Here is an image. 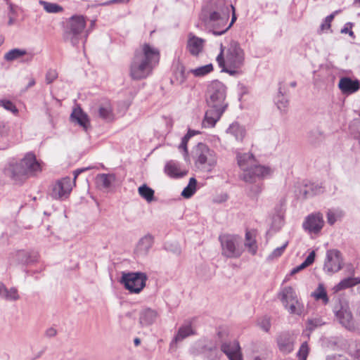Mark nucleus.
Here are the masks:
<instances>
[{"mask_svg": "<svg viewBox=\"0 0 360 360\" xmlns=\"http://www.w3.org/2000/svg\"><path fill=\"white\" fill-rule=\"evenodd\" d=\"M160 51L149 44H143L134 52L130 65L129 75L134 80L146 78L159 63Z\"/></svg>", "mask_w": 360, "mask_h": 360, "instance_id": "obj_1", "label": "nucleus"}, {"mask_svg": "<svg viewBox=\"0 0 360 360\" xmlns=\"http://www.w3.org/2000/svg\"><path fill=\"white\" fill-rule=\"evenodd\" d=\"M229 5L224 0H210L203 7L200 18L205 27L214 34L219 27L229 21Z\"/></svg>", "mask_w": 360, "mask_h": 360, "instance_id": "obj_2", "label": "nucleus"}, {"mask_svg": "<svg viewBox=\"0 0 360 360\" xmlns=\"http://www.w3.org/2000/svg\"><path fill=\"white\" fill-rule=\"evenodd\" d=\"M238 165L243 170L241 179L247 183H255L270 174L269 167L257 165L252 153H238L236 155Z\"/></svg>", "mask_w": 360, "mask_h": 360, "instance_id": "obj_3", "label": "nucleus"}, {"mask_svg": "<svg viewBox=\"0 0 360 360\" xmlns=\"http://www.w3.org/2000/svg\"><path fill=\"white\" fill-rule=\"evenodd\" d=\"M224 59V67H220L221 71L231 76L236 75L237 70L245 64V52L238 41L233 40L230 42Z\"/></svg>", "mask_w": 360, "mask_h": 360, "instance_id": "obj_4", "label": "nucleus"}, {"mask_svg": "<svg viewBox=\"0 0 360 360\" xmlns=\"http://www.w3.org/2000/svg\"><path fill=\"white\" fill-rule=\"evenodd\" d=\"M193 158L198 168L211 171L217 163L214 152L210 150L207 145L199 143L193 150Z\"/></svg>", "mask_w": 360, "mask_h": 360, "instance_id": "obj_5", "label": "nucleus"}, {"mask_svg": "<svg viewBox=\"0 0 360 360\" xmlns=\"http://www.w3.org/2000/svg\"><path fill=\"white\" fill-rule=\"evenodd\" d=\"M221 254L227 258H238L244 250L242 239L236 235H223L219 236Z\"/></svg>", "mask_w": 360, "mask_h": 360, "instance_id": "obj_6", "label": "nucleus"}, {"mask_svg": "<svg viewBox=\"0 0 360 360\" xmlns=\"http://www.w3.org/2000/svg\"><path fill=\"white\" fill-rule=\"evenodd\" d=\"M148 276L144 272L122 273L120 283L131 293L139 294L146 287Z\"/></svg>", "mask_w": 360, "mask_h": 360, "instance_id": "obj_7", "label": "nucleus"}, {"mask_svg": "<svg viewBox=\"0 0 360 360\" xmlns=\"http://www.w3.org/2000/svg\"><path fill=\"white\" fill-rule=\"evenodd\" d=\"M85 27L86 19L84 16L81 15L72 16L68 22L65 31V40L70 41L72 46H77Z\"/></svg>", "mask_w": 360, "mask_h": 360, "instance_id": "obj_8", "label": "nucleus"}, {"mask_svg": "<svg viewBox=\"0 0 360 360\" xmlns=\"http://www.w3.org/2000/svg\"><path fill=\"white\" fill-rule=\"evenodd\" d=\"M226 88L225 85L215 80L210 83L207 88V105H214L226 108L227 104L225 103Z\"/></svg>", "mask_w": 360, "mask_h": 360, "instance_id": "obj_9", "label": "nucleus"}, {"mask_svg": "<svg viewBox=\"0 0 360 360\" xmlns=\"http://www.w3.org/2000/svg\"><path fill=\"white\" fill-rule=\"evenodd\" d=\"M334 313L339 323L349 330L356 329L355 322L346 300H340L334 307Z\"/></svg>", "mask_w": 360, "mask_h": 360, "instance_id": "obj_10", "label": "nucleus"}, {"mask_svg": "<svg viewBox=\"0 0 360 360\" xmlns=\"http://www.w3.org/2000/svg\"><path fill=\"white\" fill-rule=\"evenodd\" d=\"M72 187V181L70 177H64L53 186L51 196L56 200L65 199L69 196Z\"/></svg>", "mask_w": 360, "mask_h": 360, "instance_id": "obj_11", "label": "nucleus"}, {"mask_svg": "<svg viewBox=\"0 0 360 360\" xmlns=\"http://www.w3.org/2000/svg\"><path fill=\"white\" fill-rule=\"evenodd\" d=\"M342 266V258L340 251L337 249L328 250L324 262V269L328 273L340 271Z\"/></svg>", "mask_w": 360, "mask_h": 360, "instance_id": "obj_12", "label": "nucleus"}, {"mask_svg": "<svg viewBox=\"0 0 360 360\" xmlns=\"http://www.w3.org/2000/svg\"><path fill=\"white\" fill-rule=\"evenodd\" d=\"M323 225V214L321 212H316L306 217L302 224V227L309 233L317 234L321 232Z\"/></svg>", "mask_w": 360, "mask_h": 360, "instance_id": "obj_13", "label": "nucleus"}, {"mask_svg": "<svg viewBox=\"0 0 360 360\" xmlns=\"http://www.w3.org/2000/svg\"><path fill=\"white\" fill-rule=\"evenodd\" d=\"M207 107L202 121V126L204 127H213L220 119L226 108L217 105H214V107L212 105H207Z\"/></svg>", "mask_w": 360, "mask_h": 360, "instance_id": "obj_14", "label": "nucleus"}, {"mask_svg": "<svg viewBox=\"0 0 360 360\" xmlns=\"http://www.w3.org/2000/svg\"><path fill=\"white\" fill-rule=\"evenodd\" d=\"M276 342L281 353L290 354L294 350L295 338L289 332H282L277 336Z\"/></svg>", "mask_w": 360, "mask_h": 360, "instance_id": "obj_15", "label": "nucleus"}, {"mask_svg": "<svg viewBox=\"0 0 360 360\" xmlns=\"http://www.w3.org/2000/svg\"><path fill=\"white\" fill-rule=\"evenodd\" d=\"M221 351L229 360H243L240 347L237 341L224 342L221 345Z\"/></svg>", "mask_w": 360, "mask_h": 360, "instance_id": "obj_16", "label": "nucleus"}, {"mask_svg": "<svg viewBox=\"0 0 360 360\" xmlns=\"http://www.w3.org/2000/svg\"><path fill=\"white\" fill-rule=\"evenodd\" d=\"M205 42V39L189 33L186 49L192 56H197L202 51Z\"/></svg>", "mask_w": 360, "mask_h": 360, "instance_id": "obj_17", "label": "nucleus"}, {"mask_svg": "<svg viewBox=\"0 0 360 360\" xmlns=\"http://www.w3.org/2000/svg\"><path fill=\"white\" fill-rule=\"evenodd\" d=\"M21 162L27 175L37 174L41 171L39 162L37 160L35 155L32 153H27L25 158L21 160Z\"/></svg>", "mask_w": 360, "mask_h": 360, "instance_id": "obj_18", "label": "nucleus"}, {"mask_svg": "<svg viewBox=\"0 0 360 360\" xmlns=\"http://www.w3.org/2000/svg\"><path fill=\"white\" fill-rule=\"evenodd\" d=\"M158 316V312L151 308L143 309L139 313V324L141 327L151 326Z\"/></svg>", "mask_w": 360, "mask_h": 360, "instance_id": "obj_19", "label": "nucleus"}, {"mask_svg": "<svg viewBox=\"0 0 360 360\" xmlns=\"http://www.w3.org/2000/svg\"><path fill=\"white\" fill-rule=\"evenodd\" d=\"M338 86L343 93L352 94L358 91L360 88L359 82L353 80L349 77L341 78Z\"/></svg>", "mask_w": 360, "mask_h": 360, "instance_id": "obj_20", "label": "nucleus"}, {"mask_svg": "<svg viewBox=\"0 0 360 360\" xmlns=\"http://www.w3.org/2000/svg\"><path fill=\"white\" fill-rule=\"evenodd\" d=\"M5 174L14 180L22 176L27 175L21 160L19 162L11 163L5 169Z\"/></svg>", "mask_w": 360, "mask_h": 360, "instance_id": "obj_21", "label": "nucleus"}, {"mask_svg": "<svg viewBox=\"0 0 360 360\" xmlns=\"http://www.w3.org/2000/svg\"><path fill=\"white\" fill-rule=\"evenodd\" d=\"M278 298L284 307L289 305L292 302L298 299L295 290L290 286L283 288L278 293Z\"/></svg>", "mask_w": 360, "mask_h": 360, "instance_id": "obj_22", "label": "nucleus"}, {"mask_svg": "<svg viewBox=\"0 0 360 360\" xmlns=\"http://www.w3.org/2000/svg\"><path fill=\"white\" fill-rule=\"evenodd\" d=\"M153 243V238L151 235H146L138 243L136 252L139 256H145L148 254Z\"/></svg>", "mask_w": 360, "mask_h": 360, "instance_id": "obj_23", "label": "nucleus"}, {"mask_svg": "<svg viewBox=\"0 0 360 360\" xmlns=\"http://www.w3.org/2000/svg\"><path fill=\"white\" fill-rule=\"evenodd\" d=\"M164 170L165 174L171 178H181L186 175L188 172L186 170L182 171L179 163L172 160L166 163Z\"/></svg>", "mask_w": 360, "mask_h": 360, "instance_id": "obj_24", "label": "nucleus"}, {"mask_svg": "<svg viewBox=\"0 0 360 360\" xmlns=\"http://www.w3.org/2000/svg\"><path fill=\"white\" fill-rule=\"evenodd\" d=\"M195 331L192 328L191 323H188L182 325L178 330L176 335L174 337L171 345L182 341L187 337L194 335Z\"/></svg>", "mask_w": 360, "mask_h": 360, "instance_id": "obj_25", "label": "nucleus"}, {"mask_svg": "<svg viewBox=\"0 0 360 360\" xmlns=\"http://www.w3.org/2000/svg\"><path fill=\"white\" fill-rule=\"evenodd\" d=\"M226 133L233 136L236 141H243L246 135V130L245 127L236 122L229 125Z\"/></svg>", "mask_w": 360, "mask_h": 360, "instance_id": "obj_26", "label": "nucleus"}, {"mask_svg": "<svg viewBox=\"0 0 360 360\" xmlns=\"http://www.w3.org/2000/svg\"><path fill=\"white\" fill-rule=\"evenodd\" d=\"M72 121L76 122L86 131L89 127L88 116L81 109H75L71 114Z\"/></svg>", "mask_w": 360, "mask_h": 360, "instance_id": "obj_27", "label": "nucleus"}, {"mask_svg": "<svg viewBox=\"0 0 360 360\" xmlns=\"http://www.w3.org/2000/svg\"><path fill=\"white\" fill-rule=\"evenodd\" d=\"M200 349V352L203 353L209 360H218L220 358V353L215 346L202 345L200 342L196 344Z\"/></svg>", "mask_w": 360, "mask_h": 360, "instance_id": "obj_28", "label": "nucleus"}, {"mask_svg": "<svg viewBox=\"0 0 360 360\" xmlns=\"http://www.w3.org/2000/svg\"><path fill=\"white\" fill-rule=\"evenodd\" d=\"M16 260L21 264H29L37 260V255L23 250H18L15 253Z\"/></svg>", "mask_w": 360, "mask_h": 360, "instance_id": "obj_29", "label": "nucleus"}, {"mask_svg": "<svg viewBox=\"0 0 360 360\" xmlns=\"http://www.w3.org/2000/svg\"><path fill=\"white\" fill-rule=\"evenodd\" d=\"M0 296L9 301H15L20 298L16 288H11L8 289L1 283H0Z\"/></svg>", "mask_w": 360, "mask_h": 360, "instance_id": "obj_30", "label": "nucleus"}, {"mask_svg": "<svg viewBox=\"0 0 360 360\" xmlns=\"http://www.w3.org/2000/svg\"><path fill=\"white\" fill-rule=\"evenodd\" d=\"M359 283H360V278L347 277L338 283L333 289L335 292H338L340 290L353 287Z\"/></svg>", "mask_w": 360, "mask_h": 360, "instance_id": "obj_31", "label": "nucleus"}, {"mask_svg": "<svg viewBox=\"0 0 360 360\" xmlns=\"http://www.w3.org/2000/svg\"><path fill=\"white\" fill-rule=\"evenodd\" d=\"M245 246L248 248V251L252 255H255L257 251V245L255 236L252 231H248L245 233Z\"/></svg>", "mask_w": 360, "mask_h": 360, "instance_id": "obj_32", "label": "nucleus"}, {"mask_svg": "<svg viewBox=\"0 0 360 360\" xmlns=\"http://www.w3.org/2000/svg\"><path fill=\"white\" fill-rule=\"evenodd\" d=\"M285 308L290 314H296L298 316L302 315L304 311V304L299 300V299L292 302V303L289 304V305Z\"/></svg>", "mask_w": 360, "mask_h": 360, "instance_id": "obj_33", "label": "nucleus"}, {"mask_svg": "<svg viewBox=\"0 0 360 360\" xmlns=\"http://www.w3.org/2000/svg\"><path fill=\"white\" fill-rule=\"evenodd\" d=\"M213 65L212 63L202 65L195 69H191L189 72H191L196 77H204L213 71Z\"/></svg>", "mask_w": 360, "mask_h": 360, "instance_id": "obj_34", "label": "nucleus"}, {"mask_svg": "<svg viewBox=\"0 0 360 360\" xmlns=\"http://www.w3.org/2000/svg\"><path fill=\"white\" fill-rule=\"evenodd\" d=\"M311 296L316 300H321L323 304H326L329 302L326 290L323 284H319L318 288L311 293Z\"/></svg>", "mask_w": 360, "mask_h": 360, "instance_id": "obj_35", "label": "nucleus"}, {"mask_svg": "<svg viewBox=\"0 0 360 360\" xmlns=\"http://www.w3.org/2000/svg\"><path fill=\"white\" fill-rule=\"evenodd\" d=\"M229 6H231V8L233 11L231 21L229 25H228V21H226L224 25H223V26L221 25V26L219 27L217 29H216V30L214 31V34H213L215 36H219V35H221V34H224V33H226L231 28V27L233 25V24L236 20V15L235 13V8L232 5H229Z\"/></svg>", "mask_w": 360, "mask_h": 360, "instance_id": "obj_36", "label": "nucleus"}, {"mask_svg": "<svg viewBox=\"0 0 360 360\" xmlns=\"http://www.w3.org/2000/svg\"><path fill=\"white\" fill-rule=\"evenodd\" d=\"M97 182L105 188L111 186L112 182L115 180L114 174H100L96 177Z\"/></svg>", "mask_w": 360, "mask_h": 360, "instance_id": "obj_37", "label": "nucleus"}, {"mask_svg": "<svg viewBox=\"0 0 360 360\" xmlns=\"http://www.w3.org/2000/svg\"><path fill=\"white\" fill-rule=\"evenodd\" d=\"M197 181L194 177L190 179L188 184L184 188L181 195L185 198H191L196 191Z\"/></svg>", "mask_w": 360, "mask_h": 360, "instance_id": "obj_38", "label": "nucleus"}, {"mask_svg": "<svg viewBox=\"0 0 360 360\" xmlns=\"http://www.w3.org/2000/svg\"><path fill=\"white\" fill-rule=\"evenodd\" d=\"M139 193L148 202H150L154 199V191L146 184L139 188Z\"/></svg>", "mask_w": 360, "mask_h": 360, "instance_id": "obj_39", "label": "nucleus"}, {"mask_svg": "<svg viewBox=\"0 0 360 360\" xmlns=\"http://www.w3.org/2000/svg\"><path fill=\"white\" fill-rule=\"evenodd\" d=\"M174 77L179 84L184 82L187 78V73H186L185 67L179 62L176 64V70L174 71Z\"/></svg>", "mask_w": 360, "mask_h": 360, "instance_id": "obj_40", "label": "nucleus"}, {"mask_svg": "<svg viewBox=\"0 0 360 360\" xmlns=\"http://www.w3.org/2000/svg\"><path fill=\"white\" fill-rule=\"evenodd\" d=\"M199 134L198 131L195 130H191L189 129L187 132V134L182 138L181 142L179 146V148L180 150H183L184 152L185 156L188 155V148H187V143L188 140L193 136L195 134Z\"/></svg>", "mask_w": 360, "mask_h": 360, "instance_id": "obj_41", "label": "nucleus"}, {"mask_svg": "<svg viewBox=\"0 0 360 360\" xmlns=\"http://www.w3.org/2000/svg\"><path fill=\"white\" fill-rule=\"evenodd\" d=\"M26 54V51L19 49H13L7 52L4 59L7 61H12Z\"/></svg>", "mask_w": 360, "mask_h": 360, "instance_id": "obj_42", "label": "nucleus"}, {"mask_svg": "<svg viewBox=\"0 0 360 360\" xmlns=\"http://www.w3.org/2000/svg\"><path fill=\"white\" fill-rule=\"evenodd\" d=\"M99 117L107 121L112 120V109L109 105L101 106L98 110Z\"/></svg>", "mask_w": 360, "mask_h": 360, "instance_id": "obj_43", "label": "nucleus"}, {"mask_svg": "<svg viewBox=\"0 0 360 360\" xmlns=\"http://www.w3.org/2000/svg\"><path fill=\"white\" fill-rule=\"evenodd\" d=\"M40 4L44 6V10L50 13H56L63 11V8L60 6L54 3L40 1Z\"/></svg>", "mask_w": 360, "mask_h": 360, "instance_id": "obj_44", "label": "nucleus"}, {"mask_svg": "<svg viewBox=\"0 0 360 360\" xmlns=\"http://www.w3.org/2000/svg\"><path fill=\"white\" fill-rule=\"evenodd\" d=\"M275 102L277 105L278 108L281 110H285L288 106V101L283 95L281 87H279L278 94L276 97Z\"/></svg>", "mask_w": 360, "mask_h": 360, "instance_id": "obj_45", "label": "nucleus"}, {"mask_svg": "<svg viewBox=\"0 0 360 360\" xmlns=\"http://www.w3.org/2000/svg\"><path fill=\"white\" fill-rule=\"evenodd\" d=\"M288 245V241H286L281 247L277 248L269 255L268 258L270 260L278 258L284 252L285 248Z\"/></svg>", "mask_w": 360, "mask_h": 360, "instance_id": "obj_46", "label": "nucleus"}, {"mask_svg": "<svg viewBox=\"0 0 360 360\" xmlns=\"http://www.w3.org/2000/svg\"><path fill=\"white\" fill-rule=\"evenodd\" d=\"M309 347L307 342H303L297 354V357L300 360H307V356L309 354Z\"/></svg>", "mask_w": 360, "mask_h": 360, "instance_id": "obj_47", "label": "nucleus"}, {"mask_svg": "<svg viewBox=\"0 0 360 360\" xmlns=\"http://www.w3.org/2000/svg\"><path fill=\"white\" fill-rule=\"evenodd\" d=\"M0 106H2L4 109L13 113H16L18 112V109L15 105L9 100H0Z\"/></svg>", "mask_w": 360, "mask_h": 360, "instance_id": "obj_48", "label": "nucleus"}, {"mask_svg": "<svg viewBox=\"0 0 360 360\" xmlns=\"http://www.w3.org/2000/svg\"><path fill=\"white\" fill-rule=\"evenodd\" d=\"M338 11H335L334 13H331L330 15H328L323 20V22L320 25V30L321 31H324L326 30H329L330 28V23L332 20H333L335 14Z\"/></svg>", "mask_w": 360, "mask_h": 360, "instance_id": "obj_49", "label": "nucleus"}, {"mask_svg": "<svg viewBox=\"0 0 360 360\" xmlns=\"http://www.w3.org/2000/svg\"><path fill=\"white\" fill-rule=\"evenodd\" d=\"M263 189L262 184L253 185L250 188L249 195L251 198H257Z\"/></svg>", "mask_w": 360, "mask_h": 360, "instance_id": "obj_50", "label": "nucleus"}, {"mask_svg": "<svg viewBox=\"0 0 360 360\" xmlns=\"http://www.w3.org/2000/svg\"><path fill=\"white\" fill-rule=\"evenodd\" d=\"M58 77V72L56 70L50 69L46 74V82L47 84L52 83Z\"/></svg>", "mask_w": 360, "mask_h": 360, "instance_id": "obj_51", "label": "nucleus"}, {"mask_svg": "<svg viewBox=\"0 0 360 360\" xmlns=\"http://www.w3.org/2000/svg\"><path fill=\"white\" fill-rule=\"evenodd\" d=\"M323 324L321 320L319 319H309L307 321V329L309 330H314L316 327L320 326Z\"/></svg>", "mask_w": 360, "mask_h": 360, "instance_id": "obj_52", "label": "nucleus"}, {"mask_svg": "<svg viewBox=\"0 0 360 360\" xmlns=\"http://www.w3.org/2000/svg\"><path fill=\"white\" fill-rule=\"evenodd\" d=\"M224 47L222 44H221L220 46V53L217 56L216 60L219 65V67H224L225 63V56H224Z\"/></svg>", "mask_w": 360, "mask_h": 360, "instance_id": "obj_53", "label": "nucleus"}, {"mask_svg": "<svg viewBox=\"0 0 360 360\" xmlns=\"http://www.w3.org/2000/svg\"><path fill=\"white\" fill-rule=\"evenodd\" d=\"M309 188H310L311 191H304V195L306 197L307 196V195H310V194L316 195V194H319V193H321L323 192V189H322L321 186L311 185Z\"/></svg>", "mask_w": 360, "mask_h": 360, "instance_id": "obj_54", "label": "nucleus"}, {"mask_svg": "<svg viewBox=\"0 0 360 360\" xmlns=\"http://www.w3.org/2000/svg\"><path fill=\"white\" fill-rule=\"evenodd\" d=\"M259 325L260 328L265 332H268L271 327V323L269 318H264L259 322Z\"/></svg>", "mask_w": 360, "mask_h": 360, "instance_id": "obj_55", "label": "nucleus"}, {"mask_svg": "<svg viewBox=\"0 0 360 360\" xmlns=\"http://www.w3.org/2000/svg\"><path fill=\"white\" fill-rule=\"evenodd\" d=\"M338 219V215L332 210L327 212V221L330 225H333Z\"/></svg>", "mask_w": 360, "mask_h": 360, "instance_id": "obj_56", "label": "nucleus"}, {"mask_svg": "<svg viewBox=\"0 0 360 360\" xmlns=\"http://www.w3.org/2000/svg\"><path fill=\"white\" fill-rule=\"evenodd\" d=\"M128 1H129V0H110V1H105L103 4H101V5L109 6V5L114 4H122L127 3Z\"/></svg>", "mask_w": 360, "mask_h": 360, "instance_id": "obj_57", "label": "nucleus"}, {"mask_svg": "<svg viewBox=\"0 0 360 360\" xmlns=\"http://www.w3.org/2000/svg\"><path fill=\"white\" fill-rule=\"evenodd\" d=\"M57 330L56 328L51 327L46 330L45 331V335L47 338H53L56 335Z\"/></svg>", "mask_w": 360, "mask_h": 360, "instance_id": "obj_58", "label": "nucleus"}, {"mask_svg": "<svg viewBox=\"0 0 360 360\" xmlns=\"http://www.w3.org/2000/svg\"><path fill=\"white\" fill-rule=\"evenodd\" d=\"M315 252L314 251H312L311 252L309 255L307 257V258L305 259V262L309 264V265H311L314 262V259H315Z\"/></svg>", "mask_w": 360, "mask_h": 360, "instance_id": "obj_59", "label": "nucleus"}, {"mask_svg": "<svg viewBox=\"0 0 360 360\" xmlns=\"http://www.w3.org/2000/svg\"><path fill=\"white\" fill-rule=\"evenodd\" d=\"M354 24L352 22H347L344 27L341 30V33L342 34H348V32H349V30H352V27H353Z\"/></svg>", "mask_w": 360, "mask_h": 360, "instance_id": "obj_60", "label": "nucleus"}, {"mask_svg": "<svg viewBox=\"0 0 360 360\" xmlns=\"http://www.w3.org/2000/svg\"><path fill=\"white\" fill-rule=\"evenodd\" d=\"M87 169H88V168H82V169H78L74 172V179H73V182H72L73 186L75 185V180H76L77 177L78 176V175Z\"/></svg>", "mask_w": 360, "mask_h": 360, "instance_id": "obj_61", "label": "nucleus"}, {"mask_svg": "<svg viewBox=\"0 0 360 360\" xmlns=\"http://www.w3.org/2000/svg\"><path fill=\"white\" fill-rule=\"evenodd\" d=\"M9 147L8 141L6 140L0 143V150H6Z\"/></svg>", "mask_w": 360, "mask_h": 360, "instance_id": "obj_62", "label": "nucleus"}, {"mask_svg": "<svg viewBox=\"0 0 360 360\" xmlns=\"http://www.w3.org/2000/svg\"><path fill=\"white\" fill-rule=\"evenodd\" d=\"M301 270H302V269H300V265H299V266H296V267L293 268V269L291 270L290 275V276H293V275L296 274L297 273H298L299 271H300Z\"/></svg>", "mask_w": 360, "mask_h": 360, "instance_id": "obj_63", "label": "nucleus"}, {"mask_svg": "<svg viewBox=\"0 0 360 360\" xmlns=\"http://www.w3.org/2000/svg\"><path fill=\"white\" fill-rule=\"evenodd\" d=\"M8 5L9 6L10 13H12V14H15V10L14 5L12 4L11 3H9Z\"/></svg>", "mask_w": 360, "mask_h": 360, "instance_id": "obj_64", "label": "nucleus"}]
</instances>
